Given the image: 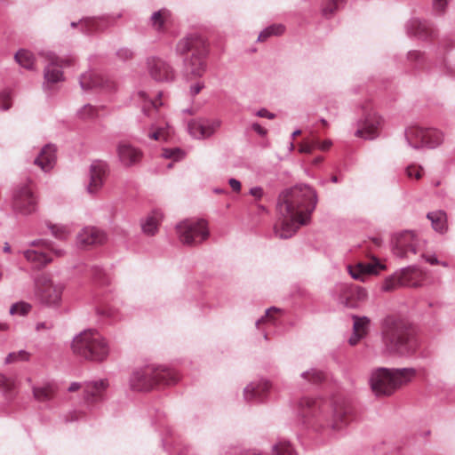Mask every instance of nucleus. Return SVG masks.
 I'll use <instances>...</instances> for the list:
<instances>
[{"mask_svg": "<svg viewBox=\"0 0 455 455\" xmlns=\"http://www.w3.org/2000/svg\"><path fill=\"white\" fill-rule=\"evenodd\" d=\"M65 284L49 275L37 276L34 283V297L41 304L48 307L60 305Z\"/></svg>", "mask_w": 455, "mask_h": 455, "instance_id": "7", "label": "nucleus"}, {"mask_svg": "<svg viewBox=\"0 0 455 455\" xmlns=\"http://www.w3.org/2000/svg\"><path fill=\"white\" fill-rule=\"evenodd\" d=\"M14 388V379L0 373V389L4 393H12Z\"/></svg>", "mask_w": 455, "mask_h": 455, "instance_id": "45", "label": "nucleus"}, {"mask_svg": "<svg viewBox=\"0 0 455 455\" xmlns=\"http://www.w3.org/2000/svg\"><path fill=\"white\" fill-rule=\"evenodd\" d=\"M381 124L382 119L377 113L371 110H364L363 120L356 131L355 136L371 140L378 135Z\"/></svg>", "mask_w": 455, "mask_h": 455, "instance_id": "16", "label": "nucleus"}, {"mask_svg": "<svg viewBox=\"0 0 455 455\" xmlns=\"http://www.w3.org/2000/svg\"><path fill=\"white\" fill-rule=\"evenodd\" d=\"M272 455H295V453L289 443L280 442L274 446Z\"/></svg>", "mask_w": 455, "mask_h": 455, "instance_id": "41", "label": "nucleus"}, {"mask_svg": "<svg viewBox=\"0 0 455 455\" xmlns=\"http://www.w3.org/2000/svg\"><path fill=\"white\" fill-rule=\"evenodd\" d=\"M353 334L348 339L351 346H355L359 341L367 336L370 325V319L366 316L353 315Z\"/></svg>", "mask_w": 455, "mask_h": 455, "instance_id": "25", "label": "nucleus"}, {"mask_svg": "<svg viewBox=\"0 0 455 455\" xmlns=\"http://www.w3.org/2000/svg\"><path fill=\"white\" fill-rule=\"evenodd\" d=\"M258 116H260V117H267L269 119H273L275 117V116L271 113H269L267 110L266 109H261L258 112Z\"/></svg>", "mask_w": 455, "mask_h": 455, "instance_id": "62", "label": "nucleus"}, {"mask_svg": "<svg viewBox=\"0 0 455 455\" xmlns=\"http://www.w3.org/2000/svg\"><path fill=\"white\" fill-rule=\"evenodd\" d=\"M105 242V233L94 227L84 228L77 235V243L84 248L100 245Z\"/></svg>", "mask_w": 455, "mask_h": 455, "instance_id": "20", "label": "nucleus"}, {"mask_svg": "<svg viewBox=\"0 0 455 455\" xmlns=\"http://www.w3.org/2000/svg\"><path fill=\"white\" fill-rule=\"evenodd\" d=\"M385 269V266L377 259H373L370 262H359L354 267H349V273L353 278L364 281L369 275H377Z\"/></svg>", "mask_w": 455, "mask_h": 455, "instance_id": "21", "label": "nucleus"}, {"mask_svg": "<svg viewBox=\"0 0 455 455\" xmlns=\"http://www.w3.org/2000/svg\"><path fill=\"white\" fill-rule=\"evenodd\" d=\"M338 10V5L332 4V2H329L323 9V15L326 18L331 17Z\"/></svg>", "mask_w": 455, "mask_h": 455, "instance_id": "54", "label": "nucleus"}, {"mask_svg": "<svg viewBox=\"0 0 455 455\" xmlns=\"http://www.w3.org/2000/svg\"><path fill=\"white\" fill-rule=\"evenodd\" d=\"M331 427L333 429H339L346 426L350 419V409L344 405H337L332 410Z\"/></svg>", "mask_w": 455, "mask_h": 455, "instance_id": "32", "label": "nucleus"}, {"mask_svg": "<svg viewBox=\"0 0 455 455\" xmlns=\"http://www.w3.org/2000/svg\"><path fill=\"white\" fill-rule=\"evenodd\" d=\"M448 4V0H434L433 7L436 12H443Z\"/></svg>", "mask_w": 455, "mask_h": 455, "instance_id": "55", "label": "nucleus"}, {"mask_svg": "<svg viewBox=\"0 0 455 455\" xmlns=\"http://www.w3.org/2000/svg\"><path fill=\"white\" fill-rule=\"evenodd\" d=\"M204 88V84L202 82H197L190 88V92L192 95L198 94L201 90Z\"/></svg>", "mask_w": 455, "mask_h": 455, "instance_id": "58", "label": "nucleus"}, {"mask_svg": "<svg viewBox=\"0 0 455 455\" xmlns=\"http://www.w3.org/2000/svg\"><path fill=\"white\" fill-rule=\"evenodd\" d=\"M37 204V196L35 194V188L31 180L20 183L14 188L12 203L14 212L22 215H30L36 211Z\"/></svg>", "mask_w": 455, "mask_h": 455, "instance_id": "8", "label": "nucleus"}, {"mask_svg": "<svg viewBox=\"0 0 455 455\" xmlns=\"http://www.w3.org/2000/svg\"><path fill=\"white\" fill-rule=\"evenodd\" d=\"M382 341L387 353L398 355H413L419 342L410 324L403 320H387L382 331Z\"/></svg>", "mask_w": 455, "mask_h": 455, "instance_id": "2", "label": "nucleus"}, {"mask_svg": "<svg viewBox=\"0 0 455 455\" xmlns=\"http://www.w3.org/2000/svg\"><path fill=\"white\" fill-rule=\"evenodd\" d=\"M423 57V53L419 51H411L408 54V58L411 61H418Z\"/></svg>", "mask_w": 455, "mask_h": 455, "instance_id": "56", "label": "nucleus"}, {"mask_svg": "<svg viewBox=\"0 0 455 455\" xmlns=\"http://www.w3.org/2000/svg\"><path fill=\"white\" fill-rule=\"evenodd\" d=\"M94 279L100 286H108L110 284V278L101 270H96Z\"/></svg>", "mask_w": 455, "mask_h": 455, "instance_id": "52", "label": "nucleus"}, {"mask_svg": "<svg viewBox=\"0 0 455 455\" xmlns=\"http://www.w3.org/2000/svg\"><path fill=\"white\" fill-rule=\"evenodd\" d=\"M270 387L271 385L267 381H263L257 384L251 383L244 389V398L247 401L261 399L267 394Z\"/></svg>", "mask_w": 455, "mask_h": 455, "instance_id": "30", "label": "nucleus"}, {"mask_svg": "<svg viewBox=\"0 0 455 455\" xmlns=\"http://www.w3.org/2000/svg\"><path fill=\"white\" fill-rule=\"evenodd\" d=\"M148 70L149 76L156 82H170L175 76L172 67L160 58L148 59Z\"/></svg>", "mask_w": 455, "mask_h": 455, "instance_id": "15", "label": "nucleus"}, {"mask_svg": "<svg viewBox=\"0 0 455 455\" xmlns=\"http://www.w3.org/2000/svg\"><path fill=\"white\" fill-rule=\"evenodd\" d=\"M80 85L83 90L102 88L111 91L116 88V84L114 82L105 79L100 74L93 71L85 72L81 76Z\"/></svg>", "mask_w": 455, "mask_h": 455, "instance_id": "18", "label": "nucleus"}, {"mask_svg": "<svg viewBox=\"0 0 455 455\" xmlns=\"http://www.w3.org/2000/svg\"><path fill=\"white\" fill-rule=\"evenodd\" d=\"M139 97L142 100L141 109L145 116L154 122H156L163 117L161 107L164 103L160 98L156 99L155 100H148L147 94L144 92H140ZM159 97H161V95H159Z\"/></svg>", "mask_w": 455, "mask_h": 455, "instance_id": "23", "label": "nucleus"}, {"mask_svg": "<svg viewBox=\"0 0 455 455\" xmlns=\"http://www.w3.org/2000/svg\"><path fill=\"white\" fill-rule=\"evenodd\" d=\"M96 115L97 109L91 105H86L80 110L82 118H93Z\"/></svg>", "mask_w": 455, "mask_h": 455, "instance_id": "53", "label": "nucleus"}, {"mask_svg": "<svg viewBox=\"0 0 455 455\" xmlns=\"http://www.w3.org/2000/svg\"><path fill=\"white\" fill-rule=\"evenodd\" d=\"M284 32V27L283 25H272L270 27H268L267 28H266L265 30H263L259 37H258V40L259 42H264L266 41L269 36H280L282 35L283 33Z\"/></svg>", "mask_w": 455, "mask_h": 455, "instance_id": "40", "label": "nucleus"}, {"mask_svg": "<svg viewBox=\"0 0 455 455\" xmlns=\"http://www.w3.org/2000/svg\"><path fill=\"white\" fill-rule=\"evenodd\" d=\"M116 152L120 162L124 166L134 165L142 158L141 150L125 140H122L118 143Z\"/></svg>", "mask_w": 455, "mask_h": 455, "instance_id": "19", "label": "nucleus"}, {"mask_svg": "<svg viewBox=\"0 0 455 455\" xmlns=\"http://www.w3.org/2000/svg\"><path fill=\"white\" fill-rule=\"evenodd\" d=\"M443 133L433 129L412 126L406 131V139L414 148H435L443 142Z\"/></svg>", "mask_w": 455, "mask_h": 455, "instance_id": "11", "label": "nucleus"}, {"mask_svg": "<svg viewBox=\"0 0 455 455\" xmlns=\"http://www.w3.org/2000/svg\"><path fill=\"white\" fill-rule=\"evenodd\" d=\"M164 219L163 214L160 212H153L151 214L147 216L144 220L141 221V228L145 235H155L158 228Z\"/></svg>", "mask_w": 455, "mask_h": 455, "instance_id": "31", "label": "nucleus"}, {"mask_svg": "<svg viewBox=\"0 0 455 455\" xmlns=\"http://www.w3.org/2000/svg\"><path fill=\"white\" fill-rule=\"evenodd\" d=\"M177 52L180 54L191 52V56L186 61L188 75L201 76L205 70L204 57L205 54V42L198 36H190L181 39L177 44Z\"/></svg>", "mask_w": 455, "mask_h": 455, "instance_id": "6", "label": "nucleus"}, {"mask_svg": "<svg viewBox=\"0 0 455 455\" xmlns=\"http://www.w3.org/2000/svg\"><path fill=\"white\" fill-rule=\"evenodd\" d=\"M330 409V404L310 397L302 398L298 405L299 415L305 419H315L320 416L327 419L326 413Z\"/></svg>", "mask_w": 455, "mask_h": 455, "instance_id": "14", "label": "nucleus"}, {"mask_svg": "<svg viewBox=\"0 0 455 455\" xmlns=\"http://www.w3.org/2000/svg\"><path fill=\"white\" fill-rule=\"evenodd\" d=\"M318 140H306L303 142H301L299 146V153H305V154H310L313 152V150L317 148Z\"/></svg>", "mask_w": 455, "mask_h": 455, "instance_id": "49", "label": "nucleus"}, {"mask_svg": "<svg viewBox=\"0 0 455 455\" xmlns=\"http://www.w3.org/2000/svg\"><path fill=\"white\" fill-rule=\"evenodd\" d=\"M78 25H80L85 32L92 33L102 30L106 27V22L101 18H87L79 22L71 23L72 28H76Z\"/></svg>", "mask_w": 455, "mask_h": 455, "instance_id": "34", "label": "nucleus"}, {"mask_svg": "<svg viewBox=\"0 0 455 455\" xmlns=\"http://www.w3.org/2000/svg\"><path fill=\"white\" fill-rule=\"evenodd\" d=\"M34 248L24 252L26 259L35 268H41L52 261L53 256L60 258L64 255L61 249H55L47 241H38L33 243Z\"/></svg>", "mask_w": 455, "mask_h": 455, "instance_id": "10", "label": "nucleus"}, {"mask_svg": "<svg viewBox=\"0 0 455 455\" xmlns=\"http://www.w3.org/2000/svg\"><path fill=\"white\" fill-rule=\"evenodd\" d=\"M399 275L401 279L408 281V283H403V286H418L423 279V272L416 267H407Z\"/></svg>", "mask_w": 455, "mask_h": 455, "instance_id": "35", "label": "nucleus"}, {"mask_svg": "<svg viewBox=\"0 0 455 455\" xmlns=\"http://www.w3.org/2000/svg\"><path fill=\"white\" fill-rule=\"evenodd\" d=\"M315 204V193L308 186H295L283 190L278 196L279 220L274 228L275 235L282 239L291 237L301 226L309 222Z\"/></svg>", "mask_w": 455, "mask_h": 455, "instance_id": "1", "label": "nucleus"}, {"mask_svg": "<svg viewBox=\"0 0 455 455\" xmlns=\"http://www.w3.org/2000/svg\"><path fill=\"white\" fill-rule=\"evenodd\" d=\"M82 385L78 382H72L68 387V392H76L82 388Z\"/></svg>", "mask_w": 455, "mask_h": 455, "instance_id": "60", "label": "nucleus"}, {"mask_svg": "<svg viewBox=\"0 0 455 455\" xmlns=\"http://www.w3.org/2000/svg\"><path fill=\"white\" fill-rule=\"evenodd\" d=\"M403 283H408V281L401 279L400 275H392L385 280L382 289L385 291H392L403 286Z\"/></svg>", "mask_w": 455, "mask_h": 455, "instance_id": "39", "label": "nucleus"}, {"mask_svg": "<svg viewBox=\"0 0 455 455\" xmlns=\"http://www.w3.org/2000/svg\"><path fill=\"white\" fill-rule=\"evenodd\" d=\"M420 247L421 241L412 231L399 232L393 236V252L399 258H408L410 254L415 255Z\"/></svg>", "mask_w": 455, "mask_h": 455, "instance_id": "12", "label": "nucleus"}, {"mask_svg": "<svg viewBox=\"0 0 455 455\" xmlns=\"http://www.w3.org/2000/svg\"><path fill=\"white\" fill-rule=\"evenodd\" d=\"M427 219L431 221L432 228L440 233L447 230V216L444 212L435 211L427 214Z\"/></svg>", "mask_w": 455, "mask_h": 455, "instance_id": "36", "label": "nucleus"}, {"mask_svg": "<svg viewBox=\"0 0 455 455\" xmlns=\"http://www.w3.org/2000/svg\"><path fill=\"white\" fill-rule=\"evenodd\" d=\"M106 178V170L100 165H92L91 168L90 182L87 191L90 194L97 193L103 186Z\"/></svg>", "mask_w": 455, "mask_h": 455, "instance_id": "29", "label": "nucleus"}, {"mask_svg": "<svg viewBox=\"0 0 455 455\" xmlns=\"http://www.w3.org/2000/svg\"><path fill=\"white\" fill-rule=\"evenodd\" d=\"M406 175L409 179L419 180L423 176V169L417 164H411L406 168Z\"/></svg>", "mask_w": 455, "mask_h": 455, "instance_id": "48", "label": "nucleus"}, {"mask_svg": "<svg viewBox=\"0 0 455 455\" xmlns=\"http://www.w3.org/2000/svg\"><path fill=\"white\" fill-rule=\"evenodd\" d=\"M367 292L360 286H345L339 295L341 304L349 308H355L366 300Z\"/></svg>", "mask_w": 455, "mask_h": 455, "instance_id": "17", "label": "nucleus"}, {"mask_svg": "<svg viewBox=\"0 0 455 455\" xmlns=\"http://www.w3.org/2000/svg\"><path fill=\"white\" fill-rule=\"evenodd\" d=\"M16 61L25 68L32 69L35 64L33 54L27 50H20L15 54Z\"/></svg>", "mask_w": 455, "mask_h": 455, "instance_id": "38", "label": "nucleus"}, {"mask_svg": "<svg viewBox=\"0 0 455 455\" xmlns=\"http://www.w3.org/2000/svg\"><path fill=\"white\" fill-rule=\"evenodd\" d=\"M220 126L218 120L193 121L188 124V130L192 136L197 139L207 138L212 135Z\"/></svg>", "mask_w": 455, "mask_h": 455, "instance_id": "22", "label": "nucleus"}, {"mask_svg": "<svg viewBox=\"0 0 455 455\" xmlns=\"http://www.w3.org/2000/svg\"><path fill=\"white\" fill-rule=\"evenodd\" d=\"M228 184L231 187L233 191H235L236 193L240 192V190H241V183H240L239 180L232 178V179H230L228 180Z\"/></svg>", "mask_w": 455, "mask_h": 455, "instance_id": "57", "label": "nucleus"}, {"mask_svg": "<svg viewBox=\"0 0 455 455\" xmlns=\"http://www.w3.org/2000/svg\"><path fill=\"white\" fill-rule=\"evenodd\" d=\"M302 377L312 383H320L325 379V374L315 369L307 371L302 374Z\"/></svg>", "mask_w": 455, "mask_h": 455, "instance_id": "42", "label": "nucleus"}, {"mask_svg": "<svg viewBox=\"0 0 455 455\" xmlns=\"http://www.w3.org/2000/svg\"><path fill=\"white\" fill-rule=\"evenodd\" d=\"M49 228L52 230V234L59 239H65L70 233L69 228L63 225L52 224Z\"/></svg>", "mask_w": 455, "mask_h": 455, "instance_id": "44", "label": "nucleus"}, {"mask_svg": "<svg viewBox=\"0 0 455 455\" xmlns=\"http://www.w3.org/2000/svg\"><path fill=\"white\" fill-rule=\"evenodd\" d=\"M179 380L178 374L169 369L147 366L131 377V387L137 391H148L157 384L171 385Z\"/></svg>", "mask_w": 455, "mask_h": 455, "instance_id": "5", "label": "nucleus"}, {"mask_svg": "<svg viewBox=\"0 0 455 455\" xmlns=\"http://www.w3.org/2000/svg\"><path fill=\"white\" fill-rule=\"evenodd\" d=\"M108 383L106 379L92 381L84 386V400L88 403H94L100 399L103 392L108 388Z\"/></svg>", "mask_w": 455, "mask_h": 455, "instance_id": "27", "label": "nucleus"}, {"mask_svg": "<svg viewBox=\"0 0 455 455\" xmlns=\"http://www.w3.org/2000/svg\"><path fill=\"white\" fill-rule=\"evenodd\" d=\"M151 27L158 32H165L172 24V14L167 9H161L151 16Z\"/></svg>", "mask_w": 455, "mask_h": 455, "instance_id": "28", "label": "nucleus"}, {"mask_svg": "<svg viewBox=\"0 0 455 455\" xmlns=\"http://www.w3.org/2000/svg\"><path fill=\"white\" fill-rule=\"evenodd\" d=\"M250 194L257 199H260L263 196V190L261 188H252L250 190Z\"/></svg>", "mask_w": 455, "mask_h": 455, "instance_id": "59", "label": "nucleus"}, {"mask_svg": "<svg viewBox=\"0 0 455 455\" xmlns=\"http://www.w3.org/2000/svg\"><path fill=\"white\" fill-rule=\"evenodd\" d=\"M29 358V354L24 350L10 353L5 358L6 363H12L19 361H27Z\"/></svg>", "mask_w": 455, "mask_h": 455, "instance_id": "47", "label": "nucleus"}, {"mask_svg": "<svg viewBox=\"0 0 455 455\" xmlns=\"http://www.w3.org/2000/svg\"><path fill=\"white\" fill-rule=\"evenodd\" d=\"M42 56L48 62L44 68V79L49 84L62 81L63 74L59 68L70 66L74 61L72 58H60L52 52H43Z\"/></svg>", "mask_w": 455, "mask_h": 455, "instance_id": "13", "label": "nucleus"}, {"mask_svg": "<svg viewBox=\"0 0 455 455\" xmlns=\"http://www.w3.org/2000/svg\"><path fill=\"white\" fill-rule=\"evenodd\" d=\"M279 314H280V309H278L276 307H272L266 312V315L264 317H262L261 319H259L258 321L257 324L259 325V324L265 323H273Z\"/></svg>", "mask_w": 455, "mask_h": 455, "instance_id": "50", "label": "nucleus"}, {"mask_svg": "<svg viewBox=\"0 0 455 455\" xmlns=\"http://www.w3.org/2000/svg\"><path fill=\"white\" fill-rule=\"evenodd\" d=\"M74 354L90 361L101 362L108 355V347L96 331L87 330L76 336L72 342Z\"/></svg>", "mask_w": 455, "mask_h": 455, "instance_id": "4", "label": "nucleus"}, {"mask_svg": "<svg viewBox=\"0 0 455 455\" xmlns=\"http://www.w3.org/2000/svg\"><path fill=\"white\" fill-rule=\"evenodd\" d=\"M162 155L164 157L172 159L176 162L181 160L185 156V152L178 148H164Z\"/></svg>", "mask_w": 455, "mask_h": 455, "instance_id": "43", "label": "nucleus"}, {"mask_svg": "<svg viewBox=\"0 0 455 455\" xmlns=\"http://www.w3.org/2000/svg\"><path fill=\"white\" fill-rule=\"evenodd\" d=\"M408 33L420 39H432L435 36V31L426 21L412 20L408 27Z\"/></svg>", "mask_w": 455, "mask_h": 455, "instance_id": "26", "label": "nucleus"}, {"mask_svg": "<svg viewBox=\"0 0 455 455\" xmlns=\"http://www.w3.org/2000/svg\"><path fill=\"white\" fill-rule=\"evenodd\" d=\"M171 134L172 128L168 124H165V126H161L158 124L154 123L151 124L148 136L155 140H167Z\"/></svg>", "mask_w": 455, "mask_h": 455, "instance_id": "37", "label": "nucleus"}, {"mask_svg": "<svg viewBox=\"0 0 455 455\" xmlns=\"http://www.w3.org/2000/svg\"><path fill=\"white\" fill-rule=\"evenodd\" d=\"M180 241L186 245L195 246L209 236L207 222L204 220H186L177 225Z\"/></svg>", "mask_w": 455, "mask_h": 455, "instance_id": "9", "label": "nucleus"}, {"mask_svg": "<svg viewBox=\"0 0 455 455\" xmlns=\"http://www.w3.org/2000/svg\"><path fill=\"white\" fill-rule=\"evenodd\" d=\"M252 128L255 132H257L258 133H259L261 135H264L266 133V130L264 128H262L259 124H254L252 125Z\"/></svg>", "mask_w": 455, "mask_h": 455, "instance_id": "63", "label": "nucleus"}, {"mask_svg": "<svg viewBox=\"0 0 455 455\" xmlns=\"http://www.w3.org/2000/svg\"><path fill=\"white\" fill-rule=\"evenodd\" d=\"M331 141H330V140H324L322 143H320L318 141V145H317V147L323 151L328 150L331 148Z\"/></svg>", "mask_w": 455, "mask_h": 455, "instance_id": "61", "label": "nucleus"}, {"mask_svg": "<svg viewBox=\"0 0 455 455\" xmlns=\"http://www.w3.org/2000/svg\"><path fill=\"white\" fill-rule=\"evenodd\" d=\"M12 107V98L10 92L3 91L0 92V108L8 110Z\"/></svg>", "mask_w": 455, "mask_h": 455, "instance_id": "51", "label": "nucleus"}, {"mask_svg": "<svg viewBox=\"0 0 455 455\" xmlns=\"http://www.w3.org/2000/svg\"><path fill=\"white\" fill-rule=\"evenodd\" d=\"M56 162V148L53 145H45L40 151L38 156L35 159L36 165L44 172L52 170Z\"/></svg>", "mask_w": 455, "mask_h": 455, "instance_id": "24", "label": "nucleus"}, {"mask_svg": "<svg viewBox=\"0 0 455 455\" xmlns=\"http://www.w3.org/2000/svg\"><path fill=\"white\" fill-rule=\"evenodd\" d=\"M56 392L57 387L53 383H45L42 386L33 387L34 398L41 403L53 399Z\"/></svg>", "mask_w": 455, "mask_h": 455, "instance_id": "33", "label": "nucleus"}, {"mask_svg": "<svg viewBox=\"0 0 455 455\" xmlns=\"http://www.w3.org/2000/svg\"><path fill=\"white\" fill-rule=\"evenodd\" d=\"M415 375L412 369L390 370L378 368L370 378L371 390L376 395H390Z\"/></svg>", "mask_w": 455, "mask_h": 455, "instance_id": "3", "label": "nucleus"}, {"mask_svg": "<svg viewBox=\"0 0 455 455\" xmlns=\"http://www.w3.org/2000/svg\"><path fill=\"white\" fill-rule=\"evenodd\" d=\"M31 309V305L26 302H19L16 304H13L10 308V314L11 315H27Z\"/></svg>", "mask_w": 455, "mask_h": 455, "instance_id": "46", "label": "nucleus"}, {"mask_svg": "<svg viewBox=\"0 0 455 455\" xmlns=\"http://www.w3.org/2000/svg\"><path fill=\"white\" fill-rule=\"evenodd\" d=\"M239 455H261V454H260V452H259L256 450H248V451H243Z\"/></svg>", "mask_w": 455, "mask_h": 455, "instance_id": "64", "label": "nucleus"}]
</instances>
